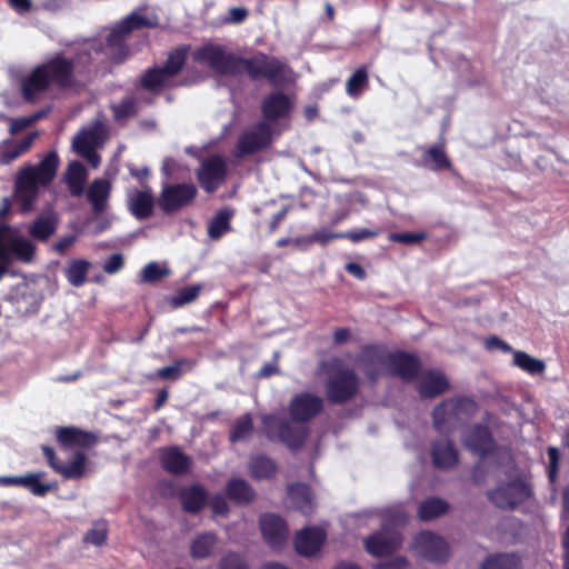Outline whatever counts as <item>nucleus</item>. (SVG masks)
<instances>
[{
	"label": "nucleus",
	"mask_w": 569,
	"mask_h": 569,
	"mask_svg": "<svg viewBox=\"0 0 569 569\" xmlns=\"http://www.w3.org/2000/svg\"><path fill=\"white\" fill-rule=\"evenodd\" d=\"M323 410V399L315 393L303 391L295 395L288 406L290 420L277 415L261 418L262 432L271 442H281L289 450H300L310 433L307 426Z\"/></svg>",
	"instance_id": "f257e3e1"
},
{
	"label": "nucleus",
	"mask_w": 569,
	"mask_h": 569,
	"mask_svg": "<svg viewBox=\"0 0 569 569\" xmlns=\"http://www.w3.org/2000/svg\"><path fill=\"white\" fill-rule=\"evenodd\" d=\"M193 60L206 63L211 70L221 76L237 77L247 73L252 81L267 79L276 83L283 78L284 64L276 58L259 52L251 58H243L227 52L223 46L208 43L193 52Z\"/></svg>",
	"instance_id": "f03ea898"
},
{
	"label": "nucleus",
	"mask_w": 569,
	"mask_h": 569,
	"mask_svg": "<svg viewBox=\"0 0 569 569\" xmlns=\"http://www.w3.org/2000/svg\"><path fill=\"white\" fill-rule=\"evenodd\" d=\"M39 67L46 73L50 87L59 89L86 86L92 78V57L89 51L79 52L74 60L57 53Z\"/></svg>",
	"instance_id": "7ed1b4c3"
},
{
	"label": "nucleus",
	"mask_w": 569,
	"mask_h": 569,
	"mask_svg": "<svg viewBox=\"0 0 569 569\" xmlns=\"http://www.w3.org/2000/svg\"><path fill=\"white\" fill-rule=\"evenodd\" d=\"M10 226L0 223V267L3 268V276L7 273L13 259L23 263H30L36 256V246L31 240L16 237L7 240Z\"/></svg>",
	"instance_id": "20e7f679"
},
{
	"label": "nucleus",
	"mask_w": 569,
	"mask_h": 569,
	"mask_svg": "<svg viewBox=\"0 0 569 569\" xmlns=\"http://www.w3.org/2000/svg\"><path fill=\"white\" fill-rule=\"evenodd\" d=\"M486 495L495 507L502 510H515L531 497L532 490L525 479L516 478L509 482L498 483Z\"/></svg>",
	"instance_id": "39448f33"
},
{
	"label": "nucleus",
	"mask_w": 569,
	"mask_h": 569,
	"mask_svg": "<svg viewBox=\"0 0 569 569\" xmlns=\"http://www.w3.org/2000/svg\"><path fill=\"white\" fill-rule=\"evenodd\" d=\"M359 386V377L352 369H339L326 381V398L331 405H345L358 395Z\"/></svg>",
	"instance_id": "423d86ee"
},
{
	"label": "nucleus",
	"mask_w": 569,
	"mask_h": 569,
	"mask_svg": "<svg viewBox=\"0 0 569 569\" xmlns=\"http://www.w3.org/2000/svg\"><path fill=\"white\" fill-rule=\"evenodd\" d=\"M478 409L479 406L472 398L466 396L448 398L433 408V427L436 430L442 431L447 422L471 418L477 413Z\"/></svg>",
	"instance_id": "0eeeda50"
},
{
	"label": "nucleus",
	"mask_w": 569,
	"mask_h": 569,
	"mask_svg": "<svg viewBox=\"0 0 569 569\" xmlns=\"http://www.w3.org/2000/svg\"><path fill=\"white\" fill-rule=\"evenodd\" d=\"M273 141V130L270 123L259 121L244 130L238 138L234 156L243 158L266 150Z\"/></svg>",
	"instance_id": "6e6552de"
},
{
	"label": "nucleus",
	"mask_w": 569,
	"mask_h": 569,
	"mask_svg": "<svg viewBox=\"0 0 569 569\" xmlns=\"http://www.w3.org/2000/svg\"><path fill=\"white\" fill-rule=\"evenodd\" d=\"M390 351L382 345L368 343L360 348L356 362L366 378L376 382L389 369Z\"/></svg>",
	"instance_id": "1a4fd4ad"
},
{
	"label": "nucleus",
	"mask_w": 569,
	"mask_h": 569,
	"mask_svg": "<svg viewBox=\"0 0 569 569\" xmlns=\"http://www.w3.org/2000/svg\"><path fill=\"white\" fill-rule=\"evenodd\" d=\"M197 193L193 183L166 184L158 198V206L163 213L170 214L191 203Z\"/></svg>",
	"instance_id": "9d476101"
},
{
	"label": "nucleus",
	"mask_w": 569,
	"mask_h": 569,
	"mask_svg": "<svg viewBox=\"0 0 569 569\" xmlns=\"http://www.w3.org/2000/svg\"><path fill=\"white\" fill-rule=\"evenodd\" d=\"M412 549L421 558L438 563L446 562L450 555L447 541L431 531H421L416 535L412 541Z\"/></svg>",
	"instance_id": "9b49d317"
},
{
	"label": "nucleus",
	"mask_w": 569,
	"mask_h": 569,
	"mask_svg": "<svg viewBox=\"0 0 569 569\" xmlns=\"http://www.w3.org/2000/svg\"><path fill=\"white\" fill-rule=\"evenodd\" d=\"M227 173L228 168L224 159L219 154H213L202 161L196 171V177L200 187L207 193H213L224 182Z\"/></svg>",
	"instance_id": "f8f14e48"
},
{
	"label": "nucleus",
	"mask_w": 569,
	"mask_h": 569,
	"mask_svg": "<svg viewBox=\"0 0 569 569\" xmlns=\"http://www.w3.org/2000/svg\"><path fill=\"white\" fill-rule=\"evenodd\" d=\"M402 535L396 528L382 527L365 539V548L373 557L382 558L395 553L402 545Z\"/></svg>",
	"instance_id": "ddd939ff"
},
{
	"label": "nucleus",
	"mask_w": 569,
	"mask_h": 569,
	"mask_svg": "<svg viewBox=\"0 0 569 569\" xmlns=\"http://www.w3.org/2000/svg\"><path fill=\"white\" fill-rule=\"evenodd\" d=\"M41 450L50 468L64 479L76 480L84 476L87 471V455L84 451L76 450L72 460L69 463H63L57 458L52 447L43 445Z\"/></svg>",
	"instance_id": "4468645a"
},
{
	"label": "nucleus",
	"mask_w": 569,
	"mask_h": 569,
	"mask_svg": "<svg viewBox=\"0 0 569 569\" xmlns=\"http://www.w3.org/2000/svg\"><path fill=\"white\" fill-rule=\"evenodd\" d=\"M421 360L418 356L408 351H390L388 372L405 382H411L420 377Z\"/></svg>",
	"instance_id": "2eb2a0df"
},
{
	"label": "nucleus",
	"mask_w": 569,
	"mask_h": 569,
	"mask_svg": "<svg viewBox=\"0 0 569 569\" xmlns=\"http://www.w3.org/2000/svg\"><path fill=\"white\" fill-rule=\"evenodd\" d=\"M58 167V153L49 151L38 164L23 168L18 176L38 188L46 187L54 179Z\"/></svg>",
	"instance_id": "dca6fc26"
},
{
	"label": "nucleus",
	"mask_w": 569,
	"mask_h": 569,
	"mask_svg": "<svg viewBox=\"0 0 569 569\" xmlns=\"http://www.w3.org/2000/svg\"><path fill=\"white\" fill-rule=\"evenodd\" d=\"M56 441L62 450L90 449L98 443L96 433L73 426L58 427L56 429Z\"/></svg>",
	"instance_id": "f3484780"
},
{
	"label": "nucleus",
	"mask_w": 569,
	"mask_h": 569,
	"mask_svg": "<svg viewBox=\"0 0 569 569\" xmlns=\"http://www.w3.org/2000/svg\"><path fill=\"white\" fill-rule=\"evenodd\" d=\"M259 526L263 539L272 549L279 550L287 542L289 536L288 525L284 519L273 513L262 515Z\"/></svg>",
	"instance_id": "a211bd4d"
},
{
	"label": "nucleus",
	"mask_w": 569,
	"mask_h": 569,
	"mask_svg": "<svg viewBox=\"0 0 569 569\" xmlns=\"http://www.w3.org/2000/svg\"><path fill=\"white\" fill-rule=\"evenodd\" d=\"M465 445L481 459L492 455L497 449L490 428L481 423H476L469 429L465 438Z\"/></svg>",
	"instance_id": "6ab92c4d"
},
{
	"label": "nucleus",
	"mask_w": 569,
	"mask_h": 569,
	"mask_svg": "<svg viewBox=\"0 0 569 569\" xmlns=\"http://www.w3.org/2000/svg\"><path fill=\"white\" fill-rule=\"evenodd\" d=\"M327 533L319 527H306L295 536L293 545L298 555L312 557L317 555L325 545Z\"/></svg>",
	"instance_id": "aec40b11"
},
{
	"label": "nucleus",
	"mask_w": 569,
	"mask_h": 569,
	"mask_svg": "<svg viewBox=\"0 0 569 569\" xmlns=\"http://www.w3.org/2000/svg\"><path fill=\"white\" fill-rule=\"evenodd\" d=\"M292 110L291 99L283 92H272L266 96L261 102L262 121L277 122L290 116Z\"/></svg>",
	"instance_id": "412c9836"
},
{
	"label": "nucleus",
	"mask_w": 569,
	"mask_h": 569,
	"mask_svg": "<svg viewBox=\"0 0 569 569\" xmlns=\"http://www.w3.org/2000/svg\"><path fill=\"white\" fill-rule=\"evenodd\" d=\"M49 89V81L39 64L36 66L20 83L21 96L28 103L40 101Z\"/></svg>",
	"instance_id": "4be33fe9"
},
{
	"label": "nucleus",
	"mask_w": 569,
	"mask_h": 569,
	"mask_svg": "<svg viewBox=\"0 0 569 569\" xmlns=\"http://www.w3.org/2000/svg\"><path fill=\"white\" fill-rule=\"evenodd\" d=\"M417 392L422 399H433L447 392L450 383L447 377L438 370H427L419 377Z\"/></svg>",
	"instance_id": "5701e85b"
},
{
	"label": "nucleus",
	"mask_w": 569,
	"mask_h": 569,
	"mask_svg": "<svg viewBox=\"0 0 569 569\" xmlns=\"http://www.w3.org/2000/svg\"><path fill=\"white\" fill-rule=\"evenodd\" d=\"M431 459L437 469L449 470L453 468L458 461V450L452 440H436L431 446Z\"/></svg>",
	"instance_id": "b1692460"
},
{
	"label": "nucleus",
	"mask_w": 569,
	"mask_h": 569,
	"mask_svg": "<svg viewBox=\"0 0 569 569\" xmlns=\"http://www.w3.org/2000/svg\"><path fill=\"white\" fill-rule=\"evenodd\" d=\"M38 196L39 188L37 186L31 184L19 176L17 177L13 191V202L21 214H27L34 210V203Z\"/></svg>",
	"instance_id": "393cba45"
},
{
	"label": "nucleus",
	"mask_w": 569,
	"mask_h": 569,
	"mask_svg": "<svg viewBox=\"0 0 569 569\" xmlns=\"http://www.w3.org/2000/svg\"><path fill=\"white\" fill-rule=\"evenodd\" d=\"M40 473H27L24 476L0 477V486H20L30 490L37 497H44L53 486L40 482Z\"/></svg>",
	"instance_id": "a878e982"
},
{
	"label": "nucleus",
	"mask_w": 569,
	"mask_h": 569,
	"mask_svg": "<svg viewBox=\"0 0 569 569\" xmlns=\"http://www.w3.org/2000/svg\"><path fill=\"white\" fill-rule=\"evenodd\" d=\"M179 498L186 512L197 515L207 505L208 492L201 485H191L180 490Z\"/></svg>",
	"instance_id": "bb28decb"
},
{
	"label": "nucleus",
	"mask_w": 569,
	"mask_h": 569,
	"mask_svg": "<svg viewBox=\"0 0 569 569\" xmlns=\"http://www.w3.org/2000/svg\"><path fill=\"white\" fill-rule=\"evenodd\" d=\"M129 211L138 220L150 218L154 209V197L151 189L136 190L128 201Z\"/></svg>",
	"instance_id": "cd10ccee"
},
{
	"label": "nucleus",
	"mask_w": 569,
	"mask_h": 569,
	"mask_svg": "<svg viewBox=\"0 0 569 569\" xmlns=\"http://www.w3.org/2000/svg\"><path fill=\"white\" fill-rule=\"evenodd\" d=\"M128 36L116 26L107 37L106 54L113 63L123 62L129 56Z\"/></svg>",
	"instance_id": "c85d7f7f"
},
{
	"label": "nucleus",
	"mask_w": 569,
	"mask_h": 569,
	"mask_svg": "<svg viewBox=\"0 0 569 569\" xmlns=\"http://www.w3.org/2000/svg\"><path fill=\"white\" fill-rule=\"evenodd\" d=\"M110 191L111 184L106 179H96L89 186L87 199L96 214H100L107 210Z\"/></svg>",
	"instance_id": "c756f323"
},
{
	"label": "nucleus",
	"mask_w": 569,
	"mask_h": 569,
	"mask_svg": "<svg viewBox=\"0 0 569 569\" xmlns=\"http://www.w3.org/2000/svg\"><path fill=\"white\" fill-rule=\"evenodd\" d=\"M171 78L160 66L146 69L139 79L140 87L151 93H160L166 87H170Z\"/></svg>",
	"instance_id": "7c9ffc66"
},
{
	"label": "nucleus",
	"mask_w": 569,
	"mask_h": 569,
	"mask_svg": "<svg viewBox=\"0 0 569 569\" xmlns=\"http://www.w3.org/2000/svg\"><path fill=\"white\" fill-rule=\"evenodd\" d=\"M421 162L425 167L433 171H440L451 167V162L446 153V141L443 138L423 151Z\"/></svg>",
	"instance_id": "2f4dec72"
},
{
	"label": "nucleus",
	"mask_w": 569,
	"mask_h": 569,
	"mask_svg": "<svg viewBox=\"0 0 569 569\" xmlns=\"http://www.w3.org/2000/svg\"><path fill=\"white\" fill-rule=\"evenodd\" d=\"M161 466L171 475L184 473L190 467V459L179 448L170 447L161 453Z\"/></svg>",
	"instance_id": "473e14b6"
},
{
	"label": "nucleus",
	"mask_w": 569,
	"mask_h": 569,
	"mask_svg": "<svg viewBox=\"0 0 569 569\" xmlns=\"http://www.w3.org/2000/svg\"><path fill=\"white\" fill-rule=\"evenodd\" d=\"M227 497L237 505L244 506L253 501L254 489L241 478H232L226 485Z\"/></svg>",
	"instance_id": "72a5a7b5"
},
{
	"label": "nucleus",
	"mask_w": 569,
	"mask_h": 569,
	"mask_svg": "<svg viewBox=\"0 0 569 569\" xmlns=\"http://www.w3.org/2000/svg\"><path fill=\"white\" fill-rule=\"evenodd\" d=\"M234 214V211L230 208H222L218 210L214 216L210 219L207 233L211 240H219L226 233L231 231V219Z\"/></svg>",
	"instance_id": "f704fd0d"
},
{
	"label": "nucleus",
	"mask_w": 569,
	"mask_h": 569,
	"mask_svg": "<svg viewBox=\"0 0 569 569\" xmlns=\"http://www.w3.org/2000/svg\"><path fill=\"white\" fill-rule=\"evenodd\" d=\"M58 219L53 213L37 217L29 226V234L38 241L46 242L57 230Z\"/></svg>",
	"instance_id": "c9c22d12"
},
{
	"label": "nucleus",
	"mask_w": 569,
	"mask_h": 569,
	"mask_svg": "<svg viewBox=\"0 0 569 569\" xmlns=\"http://www.w3.org/2000/svg\"><path fill=\"white\" fill-rule=\"evenodd\" d=\"M249 471L250 476L256 480H269L276 476L278 466L267 455H257L251 457L249 461Z\"/></svg>",
	"instance_id": "e433bc0d"
},
{
	"label": "nucleus",
	"mask_w": 569,
	"mask_h": 569,
	"mask_svg": "<svg viewBox=\"0 0 569 569\" xmlns=\"http://www.w3.org/2000/svg\"><path fill=\"white\" fill-rule=\"evenodd\" d=\"M288 496L293 507L307 515L312 510L311 488L302 482H296L288 486Z\"/></svg>",
	"instance_id": "4c0bfd02"
},
{
	"label": "nucleus",
	"mask_w": 569,
	"mask_h": 569,
	"mask_svg": "<svg viewBox=\"0 0 569 569\" xmlns=\"http://www.w3.org/2000/svg\"><path fill=\"white\" fill-rule=\"evenodd\" d=\"M218 542V536L214 532H203L197 535L190 543V556L193 559H206L212 555Z\"/></svg>",
	"instance_id": "58836bf2"
},
{
	"label": "nucleus",
	"mask_w": 569,
	"mask_h": 569,
	"mask_svg": "<svg viewBox=\"0 0 569 569\" xmlns=\"http://www.w3.org/2000/svg\"><path fill=\"white\" fill-rule=\"evenodd\" d=\"M449 503L439 498L430 497L420 502L418 516L422 521H430L446 515L449 511Z\"/></svg>",
	"instance_id": "ea45409f"
},
{
	"label": "nucleus",
	"mask_w": 569,
	"mask_h": 569,
	"mask_svg": "<svg viewBox=\"0 0 569 569\" xmlns=\"http://www.w3.org/2000/svg\"><path fill=\"white\" fill-rule=\"evenodd\" d=\"M87 171L84 166L79 161H72L67 169L66 181L71 196L80 197L84 190Z\"/></svg>",
	"instance_id": "a19ab883"
},
{
	"label": "nucleus",
	"mask_w": 569,
	"mask_h": 569,
	"mask_svg": "<svg viewBox=\"0 0 569 569\" xmlns=\"http://www.w3.org/2000/svg\"><path fill=\"white\" fill-rule=\"evenodd\" d=\"M189 50V46H179L172 49L163 64L160 66L171 79L177 77L184 68Z\"/></svg>",
	"instance_id": "79ce46f5"
},
{
	"label": "nucleus",
	"mask_w": 569,
	"mask_h": 569,
	"mask_svg": "<svg viewBox=\"0 0 569 569\" xmlns=\"http://www.w3.org/2000/svg\"><path fill=\"white\" fill-rule=\"evenodd\" d=\"M369 86V68L363 64L357 68L346 81V92L351 98H359Z\"/></svg>",
	"instance_id": "37998d69"
},
{
	"label": "nucleus",
	"mask_w": 569,
	"mask_h": 569,
	"mask_svg": "<svg viewBox=\"0 0 569 569\" xmlns=\"http://www.w3.org/2000/svg\"><path fill=\"white\" fill-rule=\"evenodd\" d=\"M513 353V366L520 368L522 371L529 375H541L546 370V363L540 360L531 357L525 351L512 350Z\"/></svg>",
	"instance_id": "c03bdc74"
},
{
	"label": "nucleus",
	"mask_w": 569,
	"mask_h": 569,
	"mask_svg": "<svg viewBox=\"0 0 569 569\" xmlns=\"http://www.w3.org/2000/svg\"><path fill=\"white\" fill-rule=\"evenodd\" d=\"M480 569H521V561L516 555L496 553L487 557Z\"/></svg>",
	"instance_id": "a18cd8bd"
},
{
	"label": "nucleus",
	"mask_w": 569,
	"mask_h": 569,
	"mask_svg": "<svg viewBox=\"0 0 569 569\" xmlns=\"http://www.w3.org/2000/svg\"><path fill=\"white\" fill-rule=\"evenodd\" d=\"M202 290L203 284L201 283H194L191 286L180 288L173 296H171L168 299V302L174 309L181 308L188 303L196 301Z\"/></svg>",
	"instance_id": "49530a36"
},
{
	"label": "nucleus",
	"mask_w": 569,
	"mask_h": 569,
	"mask_svg": "<svg viewBox=\"0 0 569 569\" xmlns=\"http://www.w3.org/2000/svg\"><path fill=\"white\" fill-rule=\"evenodd\" d=\"M110 110L116 122H124L128 119L137 116V100L133 96H127L120 102L112 103L110 106Z\"/></svg>",
	"instance_id": "de8ad7c7"
},
{
	"label": "nucleus",
	"mask_w": 569,
	"mask_h": 569,
	"mask_svg": "<svg viewBox=\"0 0 569 569\" xmlns=\"http://www.w3.org/2000/svg\"><path fill=\"white\" fill-rule=\"evenodd\" d=\"M253 432V422L250 413H244L236 419L230 432L229 440L232 443L244 441Z\"/></svg>",
	"instance_id": "09e8293b"
},
{
	"label": "nucleus",
	"mask_w": 569,
	"mask_h": 569,
	"mask_svg": "<svg viewBox=\"0 0 569 569\" xmlns=\"http://www.w3.org/2000/svg\"><path fill=\"white\" fill-rule=\"evenodd\" d=\"M123 33L129 36L131 32L141 30L144 28H154L157 22L151 21L146 16H142L136 11L126 16L118 24H117Z\"/></svg>",
	"instance_id": "8fccbe9b"
},
{
	"label": "nucleus",
	"mask_w": 569,
	"mask_h": 569,
	"mask_svg": "<svg viewBox=\"0 0 569 569\" xmlns=\"http://www.w3.org/2000/svg\"><path fill=\"white\" fill-rule=\"evenodd\" d=\"M90 262L84 259L72 260L66 270V277L73 287H81L86 280Z\"/></svg>",
	"instance_id": "3c124183"
},
{
	"label": "nucleus",
	"mask_w": 569,
	"mask_h": 569,
	"mask_svg": "<svg viewBox=\"0 0 569 569\" xmlns=\"http://www.w3.org/2000/svg\"><path fill=\"white\" fill-rule=\"evenodd\" d=\"M190 365V361L186 358H179L173 361L171 366L159 368L156 371V376L161 380H178L182 376V367Z\"/></svg>",
	"instance_id": "603ef678"
},
{
	"label": "nucleus",
	"mask_w": 569,
	"mask_h": 569,
	"mask_svg": "<svg viewBox=\"0 0 569 569\" xmlns=\"http://www.w3.org/2000/svg\"><path fill=\"white\" fill-rule=\"evenodd\" d=\"M168 274V269L161 268L157 262H149L141 271V281L144 283H157Z\"/></svg>",
	"instance_id": "864d4df0"
},
{
	"label": "nucleus",
	"mask_w": 569,
	"mask_h": 569,
	"mask_svg": "<svg viewBox=\"0 0 569 569\" xmlns=\"http://www.w3.org/2000/svg\"><path fill=\"white\" fill-rule=\"evenodd\" d=\"M218 569H250V567L242 555L229 551L219 560Z\"/></svg>",
	"instance_id": "5fc2aeb1"
},
{
	"label": "nucleus",
	"mask_w": 569,
	"mask_h": 569,
	"mask_svg": "<svg viewBox=\"0 0 569 569\" xmlns=\"http://www.w3.org/2000/svg\"><path fill=\"white\" fill-rule=\"evenodd\" d=\"M108 538V529L104 522L97 523L93 528L89 529L83 537L86 543L93 546H102Z\"/></svg>",
	"instance_id": "6e6d98bb"
},
{
	"label": "nucleus",
	"mask_w": 569,
	"mask_h": 569,
	"mask_svg": "<svg viewBox=\"0 0 569 569\" xmlns=\"http://www.w3.org/2000/svg\"><path fill=\"white\" fill-rule=\"evenodd\" d=\"M381 232H382L381 228H377V229L362 228V229L342 232L341 236L343 239H348L351 242L357 243V242H361V241H365L368 239L376 238L379 234H381Z\"/></svg>",
	"instance_id": "4d7b16f0"
},
{
	"label": "nucleus",
	"mask_w": 569,
	"mask_h": 569,
	"mask_svg": "<svg viewBox=\"0 0 569 569\" xmlns=\"http://www.w3.org/2000/svg\"><path fill=\"white\" fill-rule=\"evenodd\" d=\"M388 238L391 242L415 244L423 241L427 234L425 232H391Z\"/></svg>",
	"instance_id": "13d9d810"
},
{
	"label": "nucleus",
	"mask_w": 569,
	"mask_h": 569,
	"mask_svg": "<svg viewBox=\"0 0 569 569\" xmlns=\"http://www.w3.org/2000/svg\"><path fill=\"white\" fill-rule=\"evenodd\" d=\"M340 234H342V232H329L325 229H321L310 234L307 241L310 243L316 242L326 246L329 241L333 239H343L342 236Z\"/></svg>",
	"instance_id": "bf43d9fd"
},
{
	"label": "nucleus",
	"mask_w": 569,
	"mask_h": 569,
	"mask_svg": "<svg viewBox=\"0 0 569 569\" xmlns=\"http://www.w3.org/2000/svg\"><path fill=\"white\" fill-rule=\"evenodd\" d=\"M123 256L121 253H113L108 258V260L103 264V270L108 274H114L123 268Z\"/></svg>",
	"instance_id": "052dcab7"
},
{
	"label": "nucleus",
	"mask_w": 569,
	"mask_h": 569,
	"mask_svg": "<svg viewBox=\"0 0 569 569\" xmlns=\"http://www.w3.org/2000/svg\"><path fill=\"white\" fill-rule=\"evenodd\" d=\"M547 453H548V458H549L548 476H549L550 481H555L557 473H558L560 455H559L558 449L555 447H549L547 450Z\"/></svg>",
	"instance_id": "680f3d73"
},
{
	"label": "nucleus",
	"mask_w": 569,
	"mask_h": 569,
	"mask_svg": "<svg viewBox=\"0 0 569 569\" xmlns=\"http://www.w3.org/2000/svg\"><path fill=\"white\" fill-rule=\"evenodd\" d=\"M290 210H291V206L287 204V206H283L280 211H278L277 213H274L272 216V218L269 222V228H268L269 234L274 233L279 229L280 224L287 218Z\"/></svg>",
	"instance_id": "e2e57ef3"
},
{
	"label": "nucleus",
	"mask_w": 569,
	"mask_h": 569,
	"mask_svg": "<svg viewBox=\"0 0 569 569\" xmlns=\"http://www.w3.org/2000/svg\"><path fill=\"white\" fill-rule=\"evenodd\" d=\"M210 506L214 515L224 516L229 511L228 502L226 501V498L221 495L213 496Z\"/></svg>",
	"instance_id": "0e129e2a"
},
{
	"label": "nucleus",
	"mask_w": 569,
	"mask_h": 569,
	"mask_svg": "<svg viewBox=\"0 0 569 569\" xmlns=\"http://www.w3.org/2000/svg\"><path fill=\"white\" fill-rule=\"evenodd\" d=\"M20 156H22V152L17 148L16 143H13L1 152L0 163L9 164Z\"/></svg>",
	"instance_id": "69168bd1"
},
{
	"label": "nucleus",
	"mask_w": 569,
	"mask_h": 569,
	"mask_svg": "<svg viewBox=\"0 0 569 569\" xmlns=\"http://www.w3.org/2000/svg\"><path fill=\"white\" fill-rule=\"evenodd\" d=\"M30 126H31V122L28 117L11 118L9 130H10L11 134H17Z\"/></svg>",
	"instance_id": "338daca9"
},
{
	"label": "nucleus",
	"mask_w": 569,
	"mask_h": 569,
	"mask_svg": "<svg viewBox=\"0 0 569 569\" xmlns=\"http://www.w3.org/2000/svg\"><path fill=\"white\" fill-rule=\"evenodd\" d=\"M77 238H78L77 234H69V236L60 238L54 243V250L58 253L63 254L77 241Z\"/></svg>",
	"instance_id": "774afa93"
}]
</instances>
